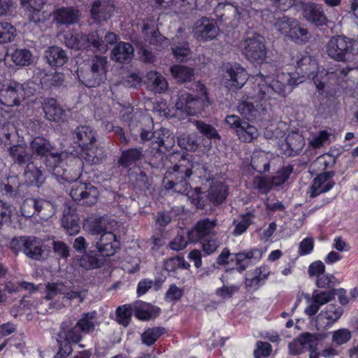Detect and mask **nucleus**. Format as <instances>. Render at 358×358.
Masks as SVG:
<instances>
[{
	"label": "nucleus",
	"mask_w": 358,
	"mask_h": 358,
	"mask_svg": "<svg viewBox=\"0 0 358 358\" xmlns=\"http://www.w3.org/2000/svg\"><path fill=\"white\" fill-rule=\"evenodd\" d=\"M57 163L53 166V175L66 182H74L70 191V196L75 201H83L84 204H94L99 196L98 189L91 183H85L77 180L80 176V162L76 160L70 164L55 159Z\"/></svg>",
	"instance_id": "nucleus-1"
},
{
	"label": "nucleus",
	"mask_w": 358,
	"mask_h": 358,
	"mask_svg": "<svg viewBox=\"0 0 358 358\" xmlns=\"http://www.w3.org/2000/svg\"><path fill=\"white\" fill-rule=\"evenodd\" d=\"M302 83V80L295 79L289 73H279L275 77L257 75L253 85L256 86L257 93L267 101L275 99L276 96H285L292 91V87Z\"/></svg>",
	"instance_id": "nucleus-2"
},
{
	"label": "nucleus",
	"mask_w": 358,
	"mask_h": 358,
	"mask_svg": "<svg viewBox=\"0 0 358 358\" xmlns=\"http://www.w3.org/2000/svg\"><path fill=\"white\" fill-rule=\"evenodd\" d=\"M108 60L106 57H94L89 66L85 65L76 71L77 78L87 87H96L106 80Z\"/></svg>",
	"instance_id": "nucleus-3"
},
{
	"label": "nucleus",
	"mask_w": 358,
	"mask_h": 358,
	"mask_svg": "<svg viewBox=\"0 0 358 358\" xmlns=\"http://www.w3.org/2000/svg\"><path fill=\"white\" fill-rule=\"evenodd\" d=\"M183 159L178 165L174 166L165 173L162 180V185L166 189H171L180 194H188L190 188L186 179L192 175Z\"/></svg>",
	"instance_id": "nucleus-4"
},
{
	"label": "nucleus",
	"mask_w": 358,
	"mask_h": 358,
	"mask_svg": "<svg viewBox=\"0 0 358 358\" xmlns=\"http://www.w3.org/2000/svg\"><path fill=\"white\" fill-rule=\"evenodd\" d=\"M81 338L80 331L76 324L73 325L70 320L63 322L57 334L59 351L55 358H66L69 356L72 352L71 344L78 343Z\"/></svg>",
	"instance_id": "nucleus-5"
},
{
	"label": "nucleus",
	"mask_w": 358,
	"mask_h": 358,
	"mask_svg": "<svg viewBox=\"0 0 358 358\" xmlns=\"http://www.w3.org/2000/svg\"><path fill=\"white\" fill-rule=\"evenodd\" d=\"M266 103L265 99L257 93L256 86L253 85L252 91L238 102L237 110L248 120L257 118L265 110Z\"/></svg>",
	"instance_id": "nucleus-6"
},
{
	"label": "nucleus",
	"mask_w": 358,
	"mask_h": 358,
	"mask_svg": "<svg viewBox=\"0 0 358 358\" xmlns=\"http://www.w3.org/2000/svg\"><path fill=\"white\" fill-rule=\"evenodd\" d=\"M240 48L245 58L252 62L262 64L266 58V48L263 37L259 35L244 38Z\"/></svg>",
	"instance_id": "nucleus-7"
},
{
	"label": "nucleus",
	"mask_w": 358,
	"mask_h": 358,
	"mask_svg": "<svg viewBox=\"0 0 358 358\" xmlns=\"http://www.w3.org/2000/svg\"><path fill=\"white\" fill-rule=\"evenodd\" d=\"M357 45L356 41L346 36L341 35L333 36L327 44V52L331 58L343 62L347 59Z\"/></svg>",
	"instance_id": "nucleus-8"
},
{
	"label": "nucleus",
	"mask_w": 358,
	"mask_h": 358,
	"mask_svg": "<svg viewBox=\"0 0 358 358\" xmlns=\"http://www.w3.org/2000/svg\"><path fill=\"white\" fill-rule=\"evenodd\" d=\"M224 121L231 129H234L238 138L241 142L251 143L259 136V131L256 127L242 120L238 115H227Z\"/></svg>",
	"instance_id": "nucleus-9"
},
{
	"label": "nucleus",
	"mask_w": 358,
	"mask_h": 358,
	"mask_svg": "<svg viewBox=\"0 0 358 358\" xmlns=\"http://www.w3.org/2000/svg\"><path fill=\"white\" fill-rule=\"evenodd\" d=\"M12 249L22 251L27 256L34 259L42 258L43 250L42 242L39 238L33 236H20L14 238L10 242Z\"/></svg>",
	"instance_id": "nucleus-10"
},
{
	"label": "nucleus",
	"mask_w": 358,
	"mask_h": 358,
	"mask_svg": "<svg viewBox=\"0 0 358 358\" xmlns=\"http://www.w3.org/2000/svg\"><path fill=\"white\" fill-rule=\"evenodd\" d=\"M225 85L231 90L241 89L247 82L248 74L240 64H229L225 67Z\"/></svg>",
	"instance_id": "nucleus-11"
},
{
	"label": "nucleus",
	"mask_w": 358,
	"mask_h": 358,
	"mask_svg": "<svg viewBox=\"0 0 358 358\" xmlns=\"http://www.w3.org/2000/svg\"><path fill=\"white\" fill-rule=\"evenodd\" d=\"M193 32L197 40L208 41L213 40L217 36L219 28L213 20L202 17L196 22Z\"/></svg>",
	"instance_id": "nucleus-12"
},
{
	"label": "nucleus",
	"mask_w": 358,
	"mask_h": 358,
	"mask_svg": "<svg viewBox=\"0 0 358 358\" xmlns=\"http://www.w3.org/2000/svg\"><path fill=\"white\" fill-rule=\"evenodd\" d=\"M332 171L324 172L317 176L308 188V193L312 198L329 191L335 185Z\"/></svg>",
	"instance_id": "nucleus-13"
},
{
	"label": "nucleus",
	"mask_w": 358,
	"mask_h": 358,
	"mask_svg": "<svg viewBox=\"0 0 358 358\" xmlns=\"http://www.w3.org/2000/svg\"><path fill=\"white\" fill-rule=\"evenodd\" d=\"M54 20L60 25L69 26L79 22L80 10L73 6H62L56 8L52 13Z\"/></svg>",
	"instance_id": "nucleus-14"
},
{
	"label": "nucleus",
	"mask_w": 358,
	"mask_h": 358,
	"mask_svg": "<svg viewBox=\"0 0 358 358\" xmlns=\"http://www.w3.org/2000/svg\"><path fill=\"white\" fill-rule=\"evenodd\" d=\"M343 313L341 306L330 304L322 310L317 317L316 322L318 328H328L337 322Z\"/></svg>",
	"instance_id": "nucleus-15"
},
{
	"label": "nucleus",
	"mask_w": 358,
	"mask_h": 358,
	"mask_svg": "<svg viewBox=\"0 0 358 358\" xmlns=\"http://www.w3.org/2000/svg\"><path fill=\"white\" fill-rule=\"evenodd\" d=\"M104 224V221L101 220L99 222L91 223L88 227V231L91 235H100V237L95 241V248L102 246L105 243H113L117 241L116 235L107 231Z\"/></svg>",
	"instance_id": "nucleus-16"
},
{
	"label": "nucleus",
	"mask_w": 358,
	"mask_h": 358,
	"mask_svg": "<svg viewBox=\"0 0 358 358\" xmlns=\"http://www.w3.org/2000/svg\"><path fill=\"white\" fill-rule=\"evenodd\" d=\"M305 145L304 138L297 132L289 133L280 144V149L285 155H298Z\"/></svg>",
	"instance_id": "nucleus-17"
},
{
	"label": "nucleus",
	"mask_w": 358,
	"mask_h": 358,
	"mask_svg": "<svg viewBox=\"0 0 358 358\" xmlns=\"http://www.w3.org/2000/svg\"><path fill=\"white\" fill-rule=\"evenodd\" d=\"M31 149L34 154L38 156L47 157L51 156L55 159L61 158L62 154L54 152V146L50 141L43 136L35 137L30 143Z\"/></svg>",
	"instance_id": "nucleus-18"
},
{
	"label": "nucleus",
	"mask_w": 358,
	"mask_h": 358,
	"mask_svg": "<svg viewBox=\"0 0 358 358\" xmlns=\"http://www.w3.org/2000/svg\"><path fill=\"white\" fill-rule=\"evenodd\" d=\"M113 11V6L107 0H96L90 9L91 19L95 23L108 20Z\"/></svg>",
	"instance_id": "nucleus-19"
},
{
	"label": "nucleus",
	"mask_w": 358,
	"mask_h": 358,
	"mask_svg": "<svg viewBox=\"0 0 358 358\" xmlns=\"http://www.w3.org/2000/svg\"><path fill=\"white\" fill-rule=\"evenodd\" d=\"M216 15L222 20L225 21L233 18L239 20L250 15V11L243 8H238L231 3H220L216 8Z\"/></svg>",
	"instance_id": "nucleus-20"
},
{
	"label": "nucleus",
	"mask_w": 358,
	"mask_h": 358,
	"mask_svg": "<svg viewBox=\"0 0 358 358\" xmlns=\"http://www.w3.org/2000/svg\"><path fill=\"white\" fill-rule=\"evenodd\" d=\"M74 143L82 148H90L92 143L96 141L95 132L89 126L80 125L71 131Z\"/></svg>",
	"instance_id": "nucleus-21"
},
{
	"label": "nucleus",
	"mask_w": 358,
	"mask_h": 358,
	"mask_svg": "<svg viewBox=\"0 0 358 358\" xmlns=\"http://www.w3.org/2000/svg\"><path fill=\"white\" fill-rule=\"evenodd\" d=\"M217 225V220L203 219L197 222L194 227L188 232L189 242H196L210 234Z\"/></svg>",
	"instance_id": "nucleus-22"
},
{
	"label": "nucleus",
	"mask_w": 358,
	"mask_h": 358,
	"mask_svg": "<svg viewBox=\"0 0 358 358\" xmlns=\"http://www.w3.org/2000/svg\"><path fill=\"white\" fill-rule=\"evenodd\" d=\"M134 49L133 46L126 42L117 43L111 52L112 60L120 64H129L133 59Z\"/></svg>",
	"instance_id": "nucleus-23"
},
{
	"label": "nucleus",
	"mask_w": 358,
	"mask_h": 358,
	"mask_svg": "<svg viewBox=\"0 0 358 358\" xmlns=\"http://www.w3.org/2000/svg\"><path fill=\"white\" fill-rule=\"evenodd\" d=\"M2 96L6 106H19L24 99L23 85L17 83H11L4 91Z\"/></svg>",
	"instance_id": "nucleus-24"
},
{
	"label": "nucleus",
	"mask_w": 358,
	"mask_h": 358,
	"mask_svg": "<svg viewBox=\"0 0 358 358\" xmlns=\"http://www.w3.org/2000/svg\"><path fill=\"white\" fill-rule=\"evenodd\" d=\"M197 89L201 93V96L199 99L192 96V99L189 101L185 113L189 115H195L199 113L206 103L210 104V103L206 86L203 84L199 83Z\"/></svg>",
	"instance_id": "nucleus-25"
},
{
	"label": "nucleus",
	"mask_w": 358,
	"mask_h": 358,
	"mask_svg": "<svg viewBox=\"0 0 358 358\" xmlns=\"http://www.w3.org/2000/svg\"><path fill=\"white\" fill-rule=\"evenodd\" d=\"M351 69H343L338 72H327L324 70L320 71L313 76V80L316 86L317 91L320 93H322L325 85L327 83L329 79L334 78L336 76H342L345 77L348 75Z\"/></svg>",
	"instance_id": "nucleus-26"
},
{
	"label": "nucleus",
	"mask_w": 358,
	"mask_h": 358,
	"mask_svg": "<svg viewBox=\"0 0 358 358\" xmlns=\"http://www.w3.org/2000/svg\"><path fill=\"white\" fill-rule=\"evenodd\" d=\"M45 57L50 65L55 67L62 66L69 59L66 52L59 46H51L45 52Z\"/></svg>",
	"instance_id": "nucleus-27"
},
{
	"label": "nucleus",
	"mask_w": 358,
	"mask_h": 358,
	"mask_svg": "<svg viewBox=\"0 0 358 358\" xmlns=\"http://www.w3.org/2000/svg\"><path fill=\"white\" fill-rule=\"evenodd\" d=\"M43 110L45 117L53 122H59L62 120L64 115V110L57 103L55 99L47 98L43 103Z\"/></svg>",
	"instance_id": "nucleus-28"
},
{
	"label": "nucleus",
	"mask_w": 358,
	"mask_h": 358,
	"mask_svg": "<svg viewBox=\"0 0 358 358\" xmlns=\"http://www.w3.org/2000/svg\"><path fill=\"white\" fill-rule=\"evenodd\" d=\"M87 34L83 32L72 33L64 36V43L74 50H88Z\"/></svg>",
	"instance_id": "nucleus-29"
},
{
	"label": "nucleus",
	"mask_w": 358,
	"mask_h": 358,
	"mask_svg": "<svg viewBox=\"0 0 358 358\" xmlns=\"http://www.w3.org/2000/svg\"><path fill=\"white\" fill-rule=\"evenodd\" d=\"M172 76L177 82L184 83L194 79V69L183 65H173L170 69Z\"/></svg>",
	"instance_id": "nucleus-30"
},
{
	"label": "nucleus",
	"mask_w": 358,
	"mask_h": 358,
	"mask_svg": "<svg viewBox=\"0 0 358 358\" xmlns=\"http://www.w3.org/2000/svg\"><path fill=\"white\" fill-rule=\"evenodd\" d=\"M92 248V247L80 259V266L87 270L100 268L104 263L103 259L99 258L97 250Z\"/></svg>",
	"instance_id": "nucleus-31"
},
{
	"label": "nucleus",
	"mask_w": 358,
	"mask_h": 358,
	"mask_svg": "<svg viewBox=\"0 0 358 358\" xmlns=\"http://www.w3.org/2000/svg\"><path fill=\"white\" fill-rule=\"evenodd\" d=\"M23 206H33L35 210L45 219L52 217L55 213L53 204L43 199H31L25 202Z\"/></svg>",
	"instance_id": "nucleus-32"
},
{
	"label": "nucleus",
	"mask_w": 358,
	"mask_h": 358,
	"mask_svg": "<svg viewBox=\"0 0 358 358\" xmlns=\"http://www.w3.org/2000/svg\"><path fill=\"white\" fill-rule=\"evenodd\" d=\"M8 152L15 164L20 166L31 164V161L33 155L24 147L20 145H15L8 148Z\"/></svg>",
	"instance_id": "nucleus-33"
},
{
	"label": "nucleus",
	"mask_w": 358,
	"mask_h": 358,
	"mask_svg": "<svg viewBox=\"0 0 358 358\" xmlns=\"http://www.w3.org/2000/svg\"><path fill=\"white\" fill-rule=\"evenodd\" d=\"M271 155L264 151H255L252 157L251 166L259 172H266L269 170Z\"/></svg>",
	"instance_id": "nucleus-34"
},
{
	"label": "nucleus",
	"mask_w": 358,
	"mask_h": 358,
	"mask_svg": "<svg viewBox=\"0 0 358 358\" xmlns=\"http://www.w3.org/2000/svg\"><path fill=\"white\" fill-rule=\"evenodd\" d=\"M78 221L77 215L71 213L70 208L64 210L62 225L69 235L72 236L79 232L80 225Z\"/></svg>",
	"instance_id": "nucleus-35"
},
{
	"label": "nucleus",
	"mask_w": 358,
	"mask_h": 358,
	"mask_svg": "<svg viewBox=\"0 0 358 358\" xmlns=\"http://www.w3.org/2000/svg\"><path fill=\"white\" fill-rule=\"evenodd\" d=\"M303 14L308 21L317 26L324 24L327 21V17L323 10L315 4L306 6L304 8Z\"/></svg>",
	"instance_id": "nucleus-36"
},
{
	"label": "nucleus",
	"mask_w": 358,
	"mask_h": 358,
	"mask_svg": "<svg viewBox=\"0 0 358 358\" xmlns=\"http://www.w3.org/2000/svg\"><path fill=\"white\" fill-rule=\"evenodd\" d=\"M143 152L141 148L127 149L122 152L119 163L124 167H128L142 159Z\"/></svg>",
	"instance_id": "nucleus-37"
},
{
	"label": "nucleus",
	"mask_w": 358,
	"mask_h": 358,
	"mask_svg": "<svg viewBox=\"0 0 358 358\" xmlns=\"http://www.w3.org/2000/svg\"><path fill=\"white\" fill-rule=\"evenodd\" d=\"M41 83L46 87L60 86L64 79V74L55 71L48 73L45 70L40 71Z\"/></svg>",
	"instance_id": "nucleus-38"
},
{
	"label": "nucleus",
	"mask_w": 358,
	"mask_h": 358,
	"mask_svg": "<svg viewBox=\"0 0 358 358\" xmlns=\"http://www.w3.org/2000/svg\"><path fill=\"white\" fill-rule=\"evenodd\" d=\"M134 315L141 320H149L155 314V308L149 303L136 301L134 304Z\"/></svg>",
	"instance_id": "nucleus-39"
},
{
	"label": "nucleus",
	"mask_w": 358,
	"mask_h": 358,
	"mask_svg": "<svg viewBox=\"0 0 358 358\" xmlns=\"http://www.w3.org/2000/svg\"><path fill=\"white\" fill-rule=\"evenodd\" d=\"M287 37L295 43H305L308 40V31L294 20Z\"/></svg>",
	"instance_id": "nucleus-40"
},
{
	"label": "nucleus",
	"mask_w": 358,
	"mask_h": 358,
	"mask_svg": "<svg viewBox=\"0 0 358 358\" xmlns=\"http://www.w3.org/2000/svg\"><path fill=\"white\" fill-rule=\"evenodd\" d=\"M227 195V187L222 182L213 185L208 193L209 199L214 204L221 203L226 199Z\"/></svg>",
	"instance_id": "nucleus-41"
},
{
	"label": "nucleus",
	"mask_w": 358,
	"mask_h": 358,
	"mask_svg": "<svg viewBox=\"0 0 358 358\" xmlns=\"http://www.w3.org/2000/svg\"><path fill=\"white\" fill-rule=\"evenodd\" d=\"M263 252L259 249H252L250 250H244L235 254L237 263L240 264L241 262L248 260L249 262H256L262 257Z\"/></svg>",
	"instance_id": "nucleus-42"
},
{
	"label": "nucleus",
	"mask_w": 358,
	"mask_h": 358,
	"mask_svg": "<svg viewBox=\"0 0 358 358\" xmlns=\"http://www.w3.org/2000/svg\"><path fill=\"white\" fill-rule=\"evenodd\" d=\"M158 136V151L162 152L163 147L164 150H169L175 145V138L169 129H161Z\"/></svg>",
	"instance_id": "nucleus-43"
},
{
	"label": "nucleus",
	"mask_w": 358,
	"mask_h": 358,
	"mask_svg": "<svg viewBox=\"0 0 358 358\" xmlns=\"http://www.w3.org/2000/svg\"><path fill=\"white\" fill-rule=\"evenodd\" d=\"M178 143L181 148L195 151L199 147L197 135L196 134H182L178 138Z\"/></svg>",
	"instance_id": "nucleus-44"
},
{
	"label": "nucleus",
	"mask_w": 358,
	"mask_h": 358,
	"mask_svg": "<svg viewBox=\"0 0 358 358\" xmlns=\"http://www.w3.org/2000/svg\"><path fill=\"white\" fill-rule=\"evenodd\" d=\"M87 38L88 50L91 46L101 52H106L108 50V46L103 39V35L99 31L90 32L87 34Z\"/></svg>",
	"instance_id": "nucleus-45"
},
{
	"label": "nucleus",
	"mask_w": 358,
	"mask_h": 358,
	"mask_svg": "<svg viewBox=\"0 0 358 358\" xmlns=\"http://www.w3.org/2000/svg\"><path fill=\"white\" fill-rule=\"evenodd\" d=\"M31 53L27 49H17L11 54L13 62L19 66H28L31 61Z\"/></svg>",
	"instance_id": "nucleus-46"
},
{
	"label": "nucleus",
	"mask_w": 358,
	"mask_h": 358,
	"mask_svg": "<svg viewBox=\"0 0 358 358\" xmlns=\"http://www.w3.org/2000/svg\"><path fill=\"white\" fill-rule=\"evenodd\" d=\"M15 28L6 22H0V43L12 41L15 37Z\"/></svg>",
	"instance_id": "nucleus-47"
},
{
	"label": "nucleus",
	"mask_w": 358,
	"mask_h": 358,
	"mask_svg": "<svg viewBox=\"0 0 358 358\" xmlns=\"http://www.w3.org/2000/svg\"><path fill=\"white\" fill-rule=\"evenodd\" d=\"M252 218V215L251 214H246L243 215L239 221L234 220L233 222L234 229L232 231V234L237 236L243 234L251 224Z\"/></svg>",
	"instance_id": "nucleus-48"
},
{
	"label": "nucleus",
	"mask_w": 358,
	"mask_h": 358,
	"mask_svg": "<svg viewBox=\"0 0 358 358\" xmlns=\"http://www.w3.org/2000/svg\"><path fill=\"white\" fill-rule=\"evenodd\" d=\"M89 147L87 148H82L84 152L83 154V157L89 162L98 163L102 157L101 149L96 147L94 143H92Z\"/></svg>",
	"instance_id": "nucleus-49"
},
{
	"label": "nucleus",
	"mask_w": 358,
	"mask_h": 358,
	"mask_svg": "<svg viewBox=\"0 0 358 358\" xmlns=\"http://www.w3.org/2000/svg\"><path fill=\"white\" fill-rule=\"evenodd\" d=\"M115 313L117 322L119 324L127 327L129 324L132 315V308L130 305L120 306L117 308Z\"/></svg>",
	"instance_id": "nucleus-50"
},
{
	"label": "nucleus",
	"mask_w": 358,
	"mask_h": 358,
	"mask_svg": "<svg viewBox=\"0 0 358 358\" xmlns=\"http://www.w3.org/2000/svg\"><path fill=\"white\" fill-rule=\"evenodd\" d=\"M194 124L199 131L208 138L220 139V136L217 131L212 125L206 124L202 121H194Z\"/></svg>",
	"instance_id": "nucleus-51"
},
{
	"label": "nucleus",
	"mask_w": 358,
	"mask_h": 358,
	"mask_svg": "<svg viewBox=\"0 0 358 358\" xmlns=\"http://www.w3.org/2000/svg\"><path fill=\"white\" fill-rule=\"evenodd\" d=\"M351 336V331L349 329H340L331 333V341L334 345H341L348 342Z\"/></svg>",
	"instance_id": "nucleus-52"
},
{
	"label": "nucleus",
	"mask_w": 358,
	"mask_h": 358,
	"mask_svg": "<svg viewBox=\"0 0 358 358\" xmlns=\"http://www.w3.org/2000/svg\"><path fill=\"white\" fill-rule=\"evenodd\" d=\"M295 20L289 18L288 17L284 16L278 18L274 22L275 29L282 34L288 36L290 29L293 25Z\"/></svg>",
	"instance_id": "nucleus-53"
},
{
	"label": "nucleus",
	"mask_w": 358,
	"mask_h": 358,
	"mask_svg": "<svg viewBox=\"0 0 358 358\" xmlns=\"http://www.w3.org/2000/svg\"><path fill=\"white\" fill-rule=\"evenodd\" d=\"M253 187L262 194H267L273 187L271 178L261 176L254 178Z\"/></svg>",
	"instance_id": "nucleus-54"
},
{
	"label": "nucleus",
	"mask_w": 358,
	"mask_h": 358,
	"mask_svg": "<svg viewBox=\"0 0 358 358\" xmlns=\"http://www.w3.org/2000/svg\"><path fill=\"white\" fill-rule=\"evenodd\" d=\"M66 286L63 282H48L46 285V296L45 298L47 300L52 299L57 294H64L65 293Z\"/></svg>",
	"instance_id": "nucleus-55"
},
{
	"label": "nucleus",
	"mask_w": 358,
	"mask_h": 358,
	"mask_svg": "<svg viewBox=\"0 0 358 358\" xmlns=\"http://www.w3.org/2000/svg\"><path fill=\"white\" fill-rule=\"evenodd\" d=\"M24 174L27 176L30 174L33 177L31 182H34L37 187H40L44 182L43 171L40 168L35 166L33 164L27 165Z\"/></svg>",
	"instance_id": "nucleus-56"
},
{
	"label": "nucleus",
	"mask_w": 358,
	"mask_h": 358,
	"mask_svg": "<svg viewBox=\"0 0 358 358\" xmlns=\"http://www.w3.org/2000/svg\"><path fill=\"white\" fill-rule=\"evenodd\" d=\"M292 172L293 167L291 166L282 168L279 171L276 173L275 176L271 178L273 187L279 186L283 184L289 178Z\"/></svg>",
	"instance_id": "nucleus-57"
},
{
	"label": "nucleus",
	"mask_w": 358,
	"mask_h": 358,
	"mask_svg": "<svg viewBox=\"0 0 358 358\" xmlns=\"http://www.w3.org/2000/svg\"><path fill=\"white\" fill-rule=\"evenodd\" d=\"M301 341L302 345L305 350H310L313 352V349L316 347L318 338L315 334L309 332L302 333L298 336Z\"/></svg>",
	"instance_id": "nucleus-58"
},
{
	"label": "nucleus",
	"mask_w": 358,
	"mask_h": 358,
	"mask_svg": "<svg viewBox=\"0 0 358 358\" xmlns=\"http://www.w3.org/2000/svg\"><path fill=\"white\" fill-rule=\"evenodd\" d=\"M156 31L157 27L154 22H147L144 23L143 32L145 35V39L148 41L150 44L155 45L157 43Z\"/></svg>",
	"instance_id": "nucleus-59"
},
{
	"label": "nucleus",
	"mask_w": 358,
	"mask_h": 358,
	"mask_svg": "<svg viewBox=\"0 0 358 358\" xmlns=\"http://www.w3.org/2000/svg\"><path fill=\"white\" fill-rule=\"evenodd\" d=\"M102 246L96 248L99 256L103 257L113 255L116 252L117 250L120 248V243L118 241H115V243H105Z\"/></svg>",
	"instance_id": "nucleus-60"
},
{
	"label": "nucleus",
	"mask_w": 358,
	"mask_h": 358,
	"mask_svg": "<svg viewBox=\"0 0 358 358\" xmlns=\"http://www.w3.org/2000/svg\"><path fill=\"white\" fill-rule=\"evenodd\" d=\"M186 164L192 175L195 174L199 177H206L207 168L203 163L199 162H190L189 160H186Z\"/></svg>",
	"instance_id": "nucleus-61"
},
{
	"label": "nucleus",
	"mask_w": 358,
	"mask_h": 358,
	"mask_svg": "<svg viewBox=\"0 0 358 358\" xmlns=\"http://www.w3.org/2000/svg\"><path fill=\"white\" fill-rule=\"evenodd\" d=\"M192 95L187 92L181 91L178 94V99L176 102V107L181 112L186 113L187 106L192 98Z\"/></svg>",
	"instance_id": "nucleus-62"
},
{
	"label": "nucleus",
	"mask_w": 358,
	"mask_h": 358,
	"mask_svg": "<svg viewBox=\"0 0 358 358\" xmlns=\"http://www.w3.org/2000/svg\"><path fill=\"white\" fill-rule=\"evenodd\" d=\"M52 248L54 252L61 258L66 259L70 256L69 248L62 241H53Z\"/></svg>",
	"instance_id": "nucleus-63"
},
{
	"label": "nucleus",
	"mask_w": 358,
	"mask_h": 358,
	"mask_svg": "<svg viewBox=\"0 0 358 358\" xmlns=\"http://www.w3.org/2000/svg\"><path fill=\"white\" fill-rule=\"evenodd\" d=\"M183 294V289L172 284L169 286L166 294L165 299L167 301H174L180 299Z\"/></svg>",
	"instance_id": "nucleus-64"
}]
</instances>
